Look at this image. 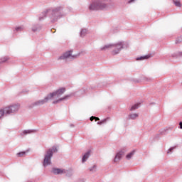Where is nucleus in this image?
Here are the masks:
<instances>
[{"instance_id": "nucleus-24", "label": "nucleus", "mask_w": 182, "mask_h": 182, "mask_svg": "<svg viewBox=\"0 0 182 182\" xmlns=\"http://www.w3.org/2000/svg\"><path fill=\"white\" fill-rule=\"evenodd\" d=\"M23 29H25V28L23 26H18L16 28V31L17 32H22V31H23Z\"/></svg>"}, {"instance_id": "nucleus-2", "label": "nucleus", "mask_w": 182, "mask_h": 182, "mask_svg": "<svg viewBox=\"0 0 182 182\" xmlns=\"http://www.w3.org/2000/svg\"><path fill=\"white\" fill-rule=\"evenodd\" d=\"M66 92V88L62 87L58 89V90L50 92L48 94L43 100H38L33 104V106H41V105H45V103H48L49 100L51 99H53L55 96H57V97H60L63 93Z\"/></svg>"}, {"instance_id": "nucleus-33", "label": "nucleus", "mask_w": 182, "mask_h": 182, "mask_svg": "<svg viewBox=\"0 0 182 182\" xmlns=\"http://www.w3.org/2000/svg\"><path fill=\"white\" fill-rule=\"evenodd\" d=\"M95 122H97V120H100L99 117H95Z\"/></svg>"}, {"instance_id": "nucleus-23", "label": "nucleus", "mask_w": 182, "mask_h": 182, "mask_svg": "<svg viewBox=\"0 0 182 182\" xmlns=\"http://www.w3.org/2000/svg\"><path fill=\"white\" fill-rule=\"evenodd\" d=\"M4 114H6L5 108L0 109V119H1Z\"/></svg>"}, {"instance_id": "nucleus-15", "label": "nucleus", "mask_w": 182, "mask_h": 182, "mask_svg": "<svg viewBox=\"0 0 182 182\" xmlns=\"http://www.w3.org/2000/svg\"><path fill=\"white\" fill-rule=\"evenodd\" d=\"M136 117H139V114L137 113L131 114L129 115V119L131 120H134Z\"/></svg>"}, {"instance_id": "nucleus-7", "label": "nucleus", "mask_w": 182, "mask_h": 182, "mask_svg": "<svg viewBox=\"0 0 182 182\" xmlns=\"http://www.w3.org/2000/svg\"><path fill=\"white\" fill-rule=\"evenodd\" d=\"M19 105H13L4 107V111L6 112V114H14L19 110Z\"/></svg>"}, {"instance_id": "nucleus-27", "label": "nucleus", "mask_w": 182, "mask_h": 182, "mask_svg": "<svg viewBox=\"0 0 182 182\" xmlns=\"http://www.w3.org/2000/svg\"><path fill=\"white\" fill-rule=\"evenodd\" d=\"M97 166L94 165L92 167L90 168V171H96Z\"/></svg>"}, {"instance_id": "nucleus-11", "label": "nucleus", "mask_w": 182, "mask_h": 182, "mask_svg": "<svg viewBox=\"0 0 182 182\" xmlns=\"http://www.w3.org/2000/svg\"><path fill=\"white\" fill-rule=\"evenodd\" d=\"M122 152H118L114 159V163H119V161L122 160Z\"/></svg>"}, {"instance_id": "nucleus-22", "label": "nucleus", "mask_w": 182, "mask_h": 182, "mask_svg": "<svg viewBox=\"0 0 182 182\" xmlns=\"http://www.w3.org/2000/svg\"><path fill=\"white\" fill-rule=\"evenodd\" d=\"M6 60H9V57L6 56V57H3L1 58V63H5V62H6Z\"/></svg>"}, {"instance_id": "nucleus-31", "label": "nucleus", "mask_w": 182, "mask_h": 182, "mask_svg": "<svg viewBox=\"0 0 182 182\" xmlns=\"http://www.w3.org/2000/svg\"><path fill=\"white\" fill-rule=\"evenodd\" d=\"M134 1H135V0H129V1H128V4H132V2H134Z\"/></svg>"}, {"instance_id": "nucleus-35", "label": "nucleus", "mask_w": 182, "mask_h": 182, "mask_svg": "<svg viewBox=\"0 0 182 182\" xmlns=\"http://www.w3.org/2000/svg\"><path fill=\"white\" fill-rule=\"evenodd\" d=\"M83 93H86V90H84V92H83Z\"/></svg>"}, {"instance_id": "nucleus-13", "label": "nucleus", "mask_w": 182, "mask_h": 182, "mask_svg": "<svg viewBox=\"0 0 182 182\" xmlns=\"http://www.w3.org/2000/svg\"><path fill=\"white\" fill-rule=\"evenodd\" d=\"M49 12H50V9H48L46 11H43L42 13V16L39 17V21H42L43 19V16H46V15H48V14H49Z\"/></svg>"}, {"instance_id": "nucleus-26", "label": "nucleus", "mask_w": 182, "mask_h": 182, "mask_svg": "<svg viewBox=\"0 0 182 182\" xmlns=\"http://www.w3.org/2000/svg\"><path fill=\"white\" fill-rule=\"evenodd\" d=\"M109 119H110V118L108 117L107 119H104L101 122H97V124H103V123H106V122H107V120H109Z\"/></svg>"}, {"instance_id": "nucleus-36", "label": "nucleus", "mask_w": 182, "mask_h": 182, "mask_svg": "<svg viewBox=\"0 0 182 182\" xmlns=\"http://www.w3.org/2000/svg\"><path fill=\"white\" fill-rule=\"evenodd\" d=\"M0 65H1V62H0Z\"/></svg>"}, {"instance_id": "nucleus-9", "label": "nucleus", "mask_w": 182, "mask_h": 182, "mask_svg": "<svg viewBox=\"0 0 182 182\" xmlns=\"http://www.w3.org/2000/svg\"><path fill=\"white\" fill-rule=\"evenodd\" d=\"M70 96H71L70 95H68L62 98L55 100L53 102V105H56V104L59 103V102H62V100H66V99H69V97H70Z\"/></svg>"}, {"instance_id": "nucleus-29", "label": "nucleus", "mask_w": 182, "mask_h": 182, "mask_svg": "<svg viewBox=\"0 0 182 182\" xmlns=\"http://www.w3.org/2000/svg\"><path fill=\"white\" fill-rule=\"evenodd\" d=\"M95 119H96V117H91L90 118V120L91 121V122H93V120H95Z\"/></svg>"}, {"instance_id": "nucleus-28", "label": "nucleus", "mask_w": 182, "mask_h": 182, "mask_svg": "<svg viewBox=\"0 0 182 182\" xmlns=\"http://www.w3.org/2000/svg\"><path fill=\"white\" fill-rule=\"evenodd\" d=\"M174 149H176V147H171L169 149H168V151L167 153H170V151H173V150H174Z\"/></svg>"}, {"instance_id": "nucleus-14", "label": "nucleus", "mask_w": 182, "mask_h": 182, "mask_svg": "<svg viewBox=\"0 0 182 182\" xmlns=\"http://www.w3.org/2000/svg\"><path fill=\"white\" fill-rule=\"evenodd\" d=\"M149 58H150V55H146L136 58V60H144V59H149Z\"/></svg>"}, {"instance_id": "nucleus-1", "label": "nucleus", "mask_w": 182, "mask_h": 182, "mask_svg": "<svg viewBox=\"0 0 182 182\" xmlns=\"http://www.w3.org/2000/svg\"><path fill=\"white\" fill-rule=\"evenodd\" d=\"M112 6V0H95L89 6L90 11H105Z\"/></svg>"}, {"instance_id": "nucleus-25", "label": "nucleus", "mask_w": 182, "mask_h": 182, "mask_svg": "<svg viewBox=\"0 0 182 182\" xmlns=\"http://www.w3.org/2000/svg\"><path fill=\"white\" fill-rule=\"evenodd\" d=\"M181 42H182V36H180L178 38H176V45L178 43H181Z\"/></svg>"}, {"instance_id": "nucleus-5", "label": "nucleus", "mask_w": 182, "mask_h": 182, "mask_svg": "<svg viewBox=\"0 0 182 182\" xmlns=\"http://www.w3.org/2000/svg\"><path fill=\"white\" fill-rule=\"evenodd\" d=\"M50 18L53 23H55V22H58V20L62 18V7L58 6L53 9Z\"/></svg>"}, {"instance_id": "nucleus-21", "label": "nucleus", "mask_w": 182, "mask_h": 182, "mask_svg": "<svg viewBox=\"0 0 182 182\" xmlns=\"http://www.w3.org/2000/svg\"><path fill=\"white\" fill-rule=\"evenodd\" d=\"M25 156H26V151H21V152L17 153L18 157H25Z\"/></svg>"}, {"instance_id": "nucleus-32", "label": "nucleus", "mask_w": 182, "mask_h": 182, "mask_svg": "<svg viewBox=\"0 0 182 182\" xmlns=\"http://www.w3.org/2000/svg\"><path fill=\"white\" fill-rule=\"evenodd\" d=\"M146 82H150V80H151V78H145Z\"/></svg>"}, {"instance_id": "nucleus-20", "label": "nucleus", "mask_w": 182, "mask_h": 182, "mask_svg": "<svg viewBox=\"0 0 182 182\" xmlns=\"http://www.w3.org/2000/svg\"><path fill=\"white\" fill-rule=\"evenodd\" d=\"M134 155V151L130 152L129 154H128L126 156V159H127V160H130V159H132V157H133V156Z\"/></svg>"}, {"instance_id": "nucleus-19", "label": "nucleus", "mask_w": 182, "mask_h": 182, "mask_svg": "<svg viewBox=\"0 0 182 182\" xmlns=\"http://www.w3.org/2000/svg\"><path fill=\"white\" fill-rule=\"evenodd\" d=\"M36 129L34 130H24L23 132V134H29V133H36Z\"/></svg>"}, {"instance_id": "nucleus-17", "label": "nucleus", "mask_w": 182, "mask_h": 182, "mask_svg": "<svg viewBox=\"0 0 182 182\" xmlns=\"http://www.w3.org/2000/svg\"><path fill=\"white\" fill-rule=\"evenodd\" d=\"M140 106V104L137 103L134 105L131 108H130V111L133 112V110H136V109H139Z\"/></svg>"}, {"instance_id": "nucleus-3", "label": "nucleus", "mask_w": 182, "mask_h": 182, "mask_svg": "<svg viewBox=\"0 0 182 182\" xmlns=\"http://www.w3.org/2000/svg\"><path fill=\"white\" fill-rule=\"evenodd\" d=\"M53 153H58V148L56 146H53L48 149L46 154L44 155V159L43 161V167H47V166H50L52 164V157H53Z\"/></svg>"}, {"instance_id": "nucleus-12", "label": "nucleus", "mask_w": 182, "mask_h": 182, "mask_svg": "<svg viewBox=\"0 0 182 182\" xmlns=\"http://www.w3.org/2000/svg\"><path fill=\"white\" fill-rule=\"evenodd\" d=\"M90 156V151H88L87 152H86L84 156H82V163H85V161H86V160H87L89 159V156Z\"/></svg>"}, {"instance_id": "nucleus-10", "label": "nucleus", "mask_w": 182, "mask_h": 182, "mask_svg": "<svg viewBox=\"0 0 182 182\" xmlns=\"http://www.w3.org/2000/svg\"><path fill=\"white\" fill-rule=\"evenodd\" d=\"M31 29L33 32H38V31H41V29H42V26L39 24H34Z\"/></svg>"}, {"instance_id": "nucleus-6", "label": "nucleus", "mask_w": 182, "mask_h": 182, "mask_svg": "<svg viewBox=\"0 0 182 182\" xmlns=\"http://www.w3.org/2000/svg\"><path fill=\"white\" fill-rule=\"evenodd\" d=\"M52 173H53V174H66L67 177H72V176H73V171H66V170L59 168H53Z\"/></svg>"}, {"instance_id": "nucleus-34", "label": "nucleus", "mask_w": 182, "mask_h": 182, "mask_svg": "<svg viewBox=\"0 0 182 182\" xmlns=\"http://www.w3.org/2000/svg\"><path fill=\"white\" fill-rule=\"evenodd\" d=\"M70 127H75V124H70Z\"/></svg>"}, {"instance_id": "nucleus-4", "label": "nucleus", "mask_w": 182, "mask_h": 182, "mask_svg": "<svg viewBox=\"0 0 182 182\" xmlns=\"http://www.w3.org/2000/svg\"><path fill=\"white\" fill-rule=\"evenodd\" d=\"M109 48H112L113 49L112 51V55H119L122 49H124V42L120 41L116 44L106 45L101 48V50H106V49H109Z\"/></svg>"}, {"instance_id": "nucleus-30", "label": "nucleus", "mask_w": 182, "mask_h": 182, "mask_svg": "<svg viewBox=\"0 0 182 182\" xmlns=\"http://www.w3.org/2000/svg\"><path fill=\"white\" fill-rule=\"evenodd\" d=\"M179 129H182V122H179Z\"/></svg>"}, {"instance_id": "nucleus-16", "label": "nucleus", "mask_w": 182, "mask_h": 182, "mask_svg": "<svg viewBox=\"0 0 182 182\" xmlns=\"http://www.w3.org/2000/svg\"><path fill=\"white\" fill-rule=\"evenodd\" d=\"M173 3L178 8H181V2H180V0H173Z\"/></svg>"}, {"instance_id": "nucleus-8", "label": "nucleus", "mask_w": 182, "mask_h": 182, "mask_svg": "<svg viewBox=\"0 0 182 182\" xmlns=\"http://www.w3.org/2000/svg\"><path fill=\"white\" fill-rule=\"evenodd\" d=\"M73 52V50L67 51L64 53L62 55L59 57V60H65V59H75L77 55H72V53Z\"/></svg>"}, {"instance_id": "nucleus-18", "label": "nucleus", "mask_w": 182, "mask_h": 182, "mask_svg": "<svg viewBox=\"0 0 182 182\" xmlns=\"http://www.w3.org/2000/svg\"><path fill=\"white\" fill-rule=\"evenodd\" d=\"M86 33H87V30L82 29L81 31H80L81 38H83V37L86 36Z\"/></svg>"}]
</instances>
